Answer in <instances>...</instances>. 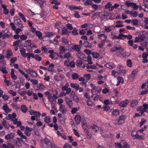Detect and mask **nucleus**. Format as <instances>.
Segmentation results:
<instances>
[{
	"label": "nucleus",
	"instance_id": "1",
	"mask_svg": "<svg viewBox=\"0 0 148 148\" xmlns=\"http://www.w3.org/2000/svg\"><path fill=\"white\" fill-rule=\"evenodd\" d=\"M19 72L22 74V75H24V76L27 79L28 81H30V82L32 83L34 85H37L38 83V81L37 80L35 79H30V77L27 74L25 73V72L22 70L20 69H18V70Z\"/></svg>",
	"mask_w": 148,
	"mask_h": 148
},
{
	"label": "nucleus",
	"instance_id": "2",
	"mask_svg": "<svg viewBox=\"0 0 148 148\" xmlns=\"http://www.w3.org/2000/svg\"><path fill=\"white\" fill-rule=\"evenodd\" d=\"M40 143L42 147L48 148L50 147L52 142L48 138H45L40 140Z\"/></svg>",
	"mask_w": 148,
	"mask_h": 148
},
{
	"label": "nucleus",
	"instance_id": "3",
	"mask_svg": "<svg viewBox=\"0 0 148 148\" xmlns=\"http://www.w3.org/2000/svg\"><path fill=\"white\" fill-rule=\"evenodd\" d=\"M127 118V116L124 115H121L120 116L117 121V124L118 125H121L123 123Z\"/></svg>",
	"mask_w": 148,
	"mask_h": 148
},
{
	"label": "nucleus",
	"instance_id": "4",
	"mask_svg": "<svg viewBox=\"0 0 148 148\" xmlns=\"http://www.w3.org/2000/svg\"><path fill=\"white\" fill-rule=\"evenodd\" d=\"M26 71L32 77H37L38 75V74L35 72V71L32 70L30 69H27L26 70Z\"/></svg>",
	"mask_w": 148,
	"mask_h": 148
},
{
	"label": "nucleus",
	"instance_id": "5",
	"mask_svg": "<svg viewBox=\"0 0 148 148\" xmlns=\"http://www.w3.org/2000/svg\"><path fill=\"white\" fill-rule=\"evenodd\" d=\"M59 51H60L58 54V56L60 58H62V55H64L66 51V49L64 47L60 46L59 47Z\"/></svg>",
	"mask_w": 148,
	"mask_h": 148
},
{
	"label": "nucleus",
	"instance_id": "6",
	"mask_svg": "<svg viewBox=\"0 0 148 148\" xmlns=\"http://www.w3.org/2000/svg\"><path fill=\"white\" fill-rule=\"evenodd\" d=\"M34 88L36 90L40 91L44 89L45 87L42 83H39L36 85L34 86Z\"/></svg>",
	"mask_w": 148,
	"mask_h": 148
},
{
	"label": "nucleus",
	"instance_id": "7",
	"mask_svg": "<svg viewBox=\"0 0 148 148\" xmlns=\"http://www.w3.org/2000/svg\"><path fill=\"white\" fill-rule=\"evenodd\" d=\"M64 65L67 66H70L71 67H74L75 66V63L73 61L69 62L66 60H65L64 62Z\"/></svg>",
	"mask_w": 148,
	"mask_h": 148
},
{
	"label": "nucleus",
	"instance_id": "8",
	"mask_svg": "<svg viewBox=\"0 0 148 148\" xmlns=\"http://www.w3.org/2000/svg\"><path fill=\"white\" fill-rule=\"evenodd\" d=\"M65 100L69 107L71 108L73 106L72 101L68 97L66 96L65 98Z\"/></svg>",
	"mask_w": 148,
	"mask_h": 148
},
{
	"label": "nucleus",
	"instance_id": "9",
	"mask_svg": "<svg viewBox=\"0 0 148 148\" xmlns=\"http://www.w3.org/2000/svg\"><path fill=\"white\" fill-rule=\"evenodd\" d=\"M80 46L77 45H75L72 46L71 49V51H76L77 52H79L81 50Z\"/></svg>",
	"mask_w": 148,
	"mask_h": 148
},
{
	"label": "nucleus",
	"instance_id": "10",
	"mask_svg": "<svg viewBox=\"0 0 148 148\" xmlns=\"http://www.w3.org/2000/svg\"><path fill=\"white\" fill-rule=\"evenodd\" d=\"M14 22L19 27L21 28H23V25L21 23L20 20L18 18L16 17L14 18Z\"/></svg>",
	"mask_w": 148,
	"mask_h": 148
},
{
	"label": "nucleus",
	"instance_id": "11",
	"mask_svg": "<svg viewBox=\"0 0 148 148\" xmlns=\"http://www.w3.org/2000/svg\"><path fill=\"white\" fill-rule=\"evenodd\" d=\"M93 27V24L90 23H86L81 26L82 28H86L87 29L92 28Z\"/></svg>",
	"mask_w": 148,
	"mask_h": 148
},
{
	"label": "nucleus",
	"instance_id": "12",
	"mask_svg": "<svg viewBox=\"0 0 148 148\" xmlns=\"http://www.w3.org/2000/svg\"><path fill=\"white\" fill-rule=\"evenodd\" d=\"M8 31L3 30L1 33L2 34L1 35V38L2 37L3 39H5L6 38H8L9 37V35L7 33Z\"/></svg>",
	"mask_w": 148,
	"mask_h": 148
},
{
	"label": "nucleus",
	"instance_id": "13",
	"mask_svg": "<svg viewBox=\"0 0 148 148\" xmlns=\"http://www.w3.org/2000/svg\"><path fill=\"white\" fill-rule=\"evenodd\" d=\"M59 111L63 113H65L67 111V108L65 107V106H63L61 104H60Z\"/></svg>",
	"mask_w": 148,
	"mask_h": 148
},
{
	"label": "nucleus",
	"instance_id": "14",
	"mask_svg": "<svg viewBox=\"0 0 148 148\" xmlns=\"http://www.w3.org/2000/svg\"><path fill=\"white\" fill-rule=\"evenodd\" d=\"M35 3L39 4L40 7L42 8L44 6V4L45 2L44 0H35Z\"/></svg>",
	"mask_w": 148,
	"mask_h": 148
},
{
	"label": "nucleus",
	"instance_id": "15",
	"mask_svg": "<svg viewBox=\"0 0 148 148\" xmlns=\"http://www.w3.org/2000/svg\"><path fill=\"white\" fill-rule=\"evenodd\" d=\"M129 102L128 99H125L124 101H121L119 104V106L121 107H124L126 106Z\"/></svg>",
	"mask_w": 148,
	"mask_h": 148
},
{
	"label": "nucleus",
	"instance_id": "16",
	"mask_svg": "<svg viewBox=\"0 0 148 148\" xmlns=\"http://www.w3.org/2000/svg\"><path fill=\"white\" fill-rule=\"evenodd\" d=\"M14 137V134L13 133H10L7 134L5 136V138L6 140H8L10 139H12Z\"/></svg>",
	"mask_w": 148,
	"mask_h": 148
},
{
	"label": "nucleus",
	"instance_id": "17",
	"mask_svg": "<svg viewBox=\"0 0 148 148\" xmlns=\"http://www.w3.org/2000/svg\"><path fill=\"white\" fill-rule=\"evenodd\" d=\"M75 120L76 124L77 125L79 124L81 120V116L79 115H76L75 116Z\"/></svg>",
	"mask_w": 148,
	"mask_h": 148
},
{
	"label": "nucleus",
	"instance_id": "18",
	"mask_svg": "<svg viewBox=\"0 0 148 148\" xmlns=\"http://www.w3.org/2000/svg\"><path fill=\"white\" fill-rule=\"evenodd\" d=\"M11 73H10V75L11 78L14 80H16L17 79V77L14 74V70L13 69H11Z\"/></svg>",
	"mask_w": 148,
	"mask_h": 148
},
{
	"label": "nucleus",
	"instance_id": "19",
	"mask_svg": "<svg viewBox=\"0 0 148 148\" xmlns=\"http://www.w3.org/2000/svg\"><path fill=\"white\" fill-rule=\"evenodd\" d=\"M90 128H91L94 131H95L96 132H98V131L101 129V127H99L96 125H93L92 126H91Z\"/></svg>",
	"mask_w": 148,
	"mask_h": 148
},
{
	"label": "nucleus",
	"instance_id": "20",
	"mask_svg": "<svg viewBox=\"0 0 148 148\" xmlns=\"http://www.w3.org/2000/svg\"><path fill=\"white\" fill-rule=\"evenodd\" d=\"M83 45L86 48H90L92 47L91 44L87 41H84Z\"/></svg>",
	"mask_w": 148,
	"mask_h": 148
},
{
	"label": "nucleus",
	"instance_id": "21",
	"mask_svg": "<svg viewBox=\"0 0 148 148\" xmlns=\"http://www.w3.org/2000/svg\"><path fill=\"white\" fill-rule=\"evenodd\" d=\"M138 103V101L137 100L133 99L131 103V106L133 107L137 105Z\"/></svg>",
	"mask_w": 148,
	"mask_h": 148
},
{
	"label": "nucleus",
	"instance_id": "22",
	"mask_svg": "<svg viewBox=\"0 0 148 148\" xmlns=\"http://www.w3.org/2000/svg\"><path fill=\"white\" fill-rule=\"evenodd\" d=\"M69 32L68 31V29L66 27L63 28L62 30V35H67L69 34Z\"/></svg>",
	"mask_w": 148,
	"mask_h": 148
},
{
	"label": "nucleus",
	"instance_id": "23",
	"mask_svg": "<svg viewBox=\"0 0 148 148\" xmlns=\"http://www.w3.org/2000/svg\"><path fill=\"white\" fill-rule=\"evenodd\" d=\"M77 57L79 58L82 60L85 57V55L82 53L79 52L76 54Z\"/></svg>",
	"mask_w": 148,
	"mask_h": 148
},
{
	"label": "nucleus",
	"instance_id": "24",
	"mask_svg": "<svg viewBox=\"0 0 148 148\" xmlns=\"http://www.w3.org/2000/svg\"><path fill=\"white\" fill-rule=\"evenodd\" d=\"M21 111L24 113H25L28 110L27 108L24 105H21Z\"/></svg>",
	"mask_w": 148,
	"mask_h": 148
},
{
	"label": "nucleus",
	"instance_id": "25",
	"mask_svg": "<svg viewBox=\"0 0 148 148\" xmlns=\"http://www.w3.org/2000/svg\"><path fill=\"white\" fill-rule=\"evenodd\" d=\"M70 86L72 88L75 89L76 90H78L79 86V84L76 83H71Z\"/></svg>",
	"mask_w": 148,
	"mask_h": 148
},
{
	"label": "nucleus",
	"instance_id": "26",
	"mask_svg": "<svg viewBox=\"0 0 148 148\" xmlns=\"http://www.w3.org/2000/svg\"><path fill=\"white\" fill-rule=\"evenodd\" d=\"M137 132L135 130H133L131 133V135L133 137V138L136 139V138L137 136H138V135L137 134Z\"/></svg>",
	"mask_w": 148,
	"mask_h": 148
},
{
	"label": "nucleus",
	"instance_id": "27",
	"mask_svg": "<svg viewBox=\"0 0 148 148\" xmlns=\"http://www.w3.org/2000/svg\"><path fill=\"white\" fill-rule=\"evenodd\" d=\"M123 23V21H118L116 23V25L115 27H123V24L119 25V24H121Z\"/></svg>",
	"mask_w": 148,
	"mask_h": 148
},
{
	"label": "nucleus",
	"instance_id": "28",
	"mask_svg": "<svg viewBox=\"0 0 148 148\" xmlns=\"http://www.w3.org/2000/svg\"><path fill=\"white\" fill-rule=\"evenodd\" d=\"M25 49L21 48V50L20 51V53H21V56L25 57H26V53H25Z\"/></svg>",
	"mask_w": 148,
	"mask_h": 148
},
{
	"label": "nucleus",
	"instance_id": "29",
	"mask_svg": "<svg viewBox=\"0 0 148 148\" xmlns=\"http://www.w3.org/2000/svg\"><path fill=\"white\" fill-rule=\"evenodd\" d=\"M119 111L117 109H115L112 112V115L113 116H116L119 114Z\"/></svg>",
	"mask_w": 148,
	"mask_h": 148
},
{
	"label": "nucleus",
	"instance_id": "30",
	"mask_svg": "<svg viewBox=\"0 0 148 148\" xmlns=\"http://www.w3.org/2000/svg\"><path fill=\"white\" fill-rule=\"evenodd\" d=\"M35 33L36 35L38 36L39 39H42V34L40 31H36Z\"/></svg>",
	"mask_w": 148,
	"mask_h": 148
},
{
	"label": "nucleus",
	"instance_id": "31",
	"mask_svg": "<svg viewBox=\"0 0 148 148\" xmlns=\"http://www.w3.org/2000/svg\"><path fill=\"white\" fill-rule=\"evenodd\" d=\"M70 56V54L69 52H67L66 53H64V55H62V58H65L68 59Z\"/></svg>",
	"mask_w": 148,
	"mask_h": 148
},
{
	"label": "nucleus",
	"instance_id": "32",
	"mask_svg": "<svg viewBox=\"0 0 148 148\" xmlns=\"http://www.w3.org/2000/svg\"><path fill=\"white\" fill-rule=\"evenodd\" d=\"M105 66L110 69H113L114 67V64L111 63H107L105 64Z\"/></svg>",
	"mask_w": 148,
	"mask_h": 148
},
{
	"label": "nucleus",
	"instance_id": "33",
	"mask_svg": "<svg viewBox=\"0 0 148 148\" xmlns=\"http://www.w3.org/2000/svg\"><path fill=\"white\" fill-rule=\"evenodd\" d=\"M138 36L140 40V42L144 41L146 37V35L145 34H142L139 35Z\"/></svg>",
	"mask_w": 148,
	"mask_h": 148
},
{
	"label": "nucleus",
	"instance_id": "34",
	"mask_svg": "<svg viewBox=\"0 0 148 148\" xmlns=\"http://www.w3.org/2000/svg\"><path fill=\"white\" fill-rule=\"evenodd\" d=\"M44 121L46 123L49 124L51 122L50 117L48 116H46L44 118Z\"/></svg>",
	"mask_w": 148,
	"mask_h": 148
},
{
	"label": "nucleus",
	"instance_id": "35",
	"mask_svg": "<svg viewBox=\"0 0 148 148\" xmlns=\"http://www.w3.org/2000/svg\"><path fill=\"white\" fill-rule=\"evenodd\" d=\"M13 55V53L11 50H9L7 51L6 58L9 59L10 58L11 56Z\"/></svg>",
	"mask_w": 148,
	"mask_h": 148
},
{
	"label": "nucleus",
	"instance_id": "36",
	"mask_svg": "<svg viewBox=\"0 0 148 148\" xmlns=\"http://www.w3.org/2000/svg\"><path fill=\"white\" fill-rule=\"evenodd\" d=\"M79 75L77 73H73L72 75V77L74 80H76L79 78Z\"/></svg>",
	"mask_w": 148,
	"mask_h": 148
},
{
	"label": "nucleus",
	"instance_id": "37",
	"mask_svg": "<svg viewBox=\"0 0 148 148\" xmlns=\"http://www.w3.org/2000/svg\"><path fill=\"white\" fill-rule=\"evenodd\" d=\"M0 71L3 74H7L8 73V72L6 70L5 67H3L0 66Z\"/></svg>",
	"mask_w": 148,
	"mask_h": 148
},
{
	"label": "nucleus",
	"instance_id": "38",
	"mask_svg": "<svg viewBox=\"0 0 148 148\" xmlns=\"http://www.w3.org/2000/svg\"><path fill=\"white\" fill-rule=\"evenodd\" d=\"M44 34L45 36L48 37H50L53 34L52 32H45Z\"/></svg>",
	"mask_w": 148,
	"mask_h": 148
},
{
	"label": "nucleus",
	"instance_id": "39",
	"mask_svg": "<svg viewBox=\"0 0 148 148\" xmlns=\"http://www.w3.org/2000/svg\"><path fill=\"white\" fill-rule=\"evenodd\" d=\"M71 98L73 100V101L77 103L79 101V98L78 97L75 95H73V96L71 97Z\"/></svg>",
	"mask_w": 148,
	"mask_h": 148
},
{
	"label": "nucleus",
	"instance_id": "40",
	"mask_svg": "<svg viewBox=\"0 0 148 148\" xmlns=\"http://www.w3.org/2000/svg\"><path fill=\"white\" fill-rule=\"evenodd\" d=\"M121 49H122L121 47H116L114 46L111 49V51L112 52H114ZM121 50H123L122 49Z\"/></svg>",
	"mask_w": 148,
	"mask_h": 148
},
{
	"label": "nucleus",
	"instance_id": "41",
	"mask_svg": "<svg viewBox=\"0 0 148 148\" xmlns=\"http://www.w3.org/2000/svg\"><path fill=\"white\" fill-rule=\"evenodd\" d=\"M76 65L78 67H81L82 64V60H76Z\"/></svg>",
	"mask_w": 148,
	"mask_h": 148
},
{
	"label": "nucleus",
	"instance_id": "42",
	"mask_svg": "<svg viewBox=\"0 0 148 148\" xmlns=\"http://www.w3.org/2000/svg\"><path fill=\"white\" fill-rule=\"evenodd\" d=\"M86 66L87 69H96L97 68L96 66L95 65H89L87 64Z\"/></svg>",
	"mask_w": 148,
	"mask_h": 148
},
{
	"label": "nucleus",
	"instance_id": "43",
	"mask_svg": "<svg viewBox=\"0 0 148 148\" xmlns=\"http://www.w3.org/2000/svg\"><path fill=\"white\" fill-rule=\"evenodd\" d=\"M134 3V2H129V1H127L125 2V3L127 7H132Z\"/></svg>",
	"mask_w": 148,
	"mask_h": 148
},
{
	"label": "nucleus",
	"instance_id": "44",
	"mask_svg": "<svg viewBox=\"0 0 148 148\" xmlns=\"http://www.w3.org/2000/svg\"><path fill=\"white\" fill-rule=\"evenodd\" d=\"M131 23L134 25H138V20L137 19H133L132 20Z\"/></svg>",
	"mask_w": 148,
	"mask_h": 148
},
{
	"label": "nucleus",
	"instance_id": "45",
	"mask_svg": "<svg viewBox=\"0 0 148 148\" xmlns=\"http://www.w3.org/2000/svg\"><path fill=\"white\" fill-rule=\"evenodd\" d=\"M91 54L92 56L93 57L95 58H98L100 56L99 54V53L95 52H93L91 53Z\"/></svg>",
	"mask_w": 148,
	"mask_h": 148
},
{
	"label": "nucleus",
	"instance_id": "46",
	"mask_svg": "<svg viewBox=\"0 0 148 148\" xmlns=\"http://www.w3.org/2000/svg\"><path fill=\"white\" fill-rule=\"evenodd\" d=\"M73 30L72 32V33L73 35H78L77 32V29L76 27L73 28Z\"/></svg>",
	"mask_w": 148,
	"mask_h": 148
},
{
	"label": "nucleus",
	"instance_id": "47",
	"mask_svg": "<svg viewBox=\"0 0 148 148\" xmlns=\"http://www.w3.org/2000/svg\"><path fill=\"white\" fill-rule=\"evenodd\" d=\"M93 3L92 2L90 1L89 0H86V1L84 3V5H92Z\"/></svg>",
	"mask_w": 148,
	"mask_h": 148
},
{
	"label": "nucleus",
	"instance_id": "48",
	"mask_svg": "<svg viewBox=\"0 0 148 148\" xmlns=\"http://www.w3.org/2000/svg\"><path fill=\"white\" fill-rule=\"evenodd\" d=\"M2 125L6 129H9V127L7 125V122L5 120H3L2 122Z\"/></svg>",
	"mask_w": 148,
	"mask_h": 148
},
{
	"label": "nucleus",
	"instance_id": "49",
	"mask_svg": "<svg viewBox=\"0 0 148 148\" xmlns=\"http://www.w3.org/2000/svg\"><path fill=\"white\" fill-rule=\"evenodd\" d=\"M33 58H34L36 60L39 61H40L42 59V58L37 54L34 55V57Z\"/></svg>",
	"mask_w": 148,
	"mask_h": 148
},
{
	"label": "nucleus",
	"instance_id": "50",
	"mask_svg": "<svg viewBox=\"0 0 148 148\" xmlns=\"http://www.w3.org/2000/svg\"><path fill=\"white\" fill-rule=\"evenodd\" d=\"M21 41L20 40H18L13 42V46H17L21 43Z\"/></svg>",
	"mask_w": 148,
	"mask_h": 148
},
{
	"label": "nucleus",
	"instance_id": "51",
	"mask_svg": "<svg viewBox=\"0 0 148 148\" xmlns=\"http://www.w3.org/2000/svg\"><path fill=\"white\" fill-rule=\"evenodd\" d=\"M127 64L128 66L131 67L132 66V63L131 60L128 59L127 60Z\"/></svg>",
	"mask_w": 148,
	"mask_h": 148
},
{
	"label": "nucleus",
	"instance_id": "52",
	"mask_svg": "<svg viewBox=\"0 0 148 148\" xmlns=\"http://www.w3.org/2000/svg\"><path fill=\"white\" fill-rule=\"evenodd\" d=\"M69 85L67 83L65 85L63 86L62 87V90L63 91L66 90L68 88Z\"/></svg>",
	"mask_w": 148,
	"mask_h": 148
},
{
	"label": "nucleus",
	"instance_id": "53",
	"mask_svg": "<svg viewBox=\"0 0 148 148\" xmlns=\"http://www.w3.org/2000/svg\"><path fill=\"white\" fill-rule=\"evenodd\" d=\"M48 99L49 100V102L51 104H53L54 100L53 98L51 96H49L48 97Z\"/></svg>",
	"mask_w": 148,
	"mask_h": 148
},
{
	"label": "nucleus",
	"instance_id": "54",
	"mask_svg": "<svg viewBox=\"0 0 148 148\" xmlns=\"http://www.w3.org/2000/svg\"><path fill=\"white\" fill-rule=\"evenodd\" d=\"M138 69H136L134 70L132 72V78L134 77L135 75L138 72Z\"/></svg>",
	"mask_w": 148,
	"mask_h": 148
},
{
	"label": "nucleus",
	"instance_id": "55",
	"mask_svg": "<svg viewBox=\"0 0 148 148\" xmlns=\"http://www.w3.org/2000/svg\"><path fill=\"white\" fill-rule=\"evenodd\" d=\"M8 92L9 93L11 94L13 96H15L16 95V92L12 90H9Z\"/></svg>",
	"mask_w": 148,
	"mask_h": 148
},
{
	"label": "nucleus",
	"instance_id": "56",
	"mask_svg": "<svg viewBox=\"0 0 148 148\" xmlns=\"http://www.w3.org/2000/svg\"><path fill=\"white\" fill-rule=\"evenodd\" d=\"M34 55L33 53H27L25 56H27V58H30V57L34 58Z\"/></svg>",
	"mask_w": 148,
	"mask_h": 148
},
{
	"label": "nucleus",
	"instance_id": "57",
	"mask_svg": "<svg viewBox=\"0 0 148 148\" xmlns=\"http://www.w3.org/2000/svg\"><path fill=\"white\" fill-rule=\"evenodd\" d=\"M82 127H83V129L84 130V132L86 133H87L88 132V127L87 126V124L85 125H83L82 126Z\"/></svg>",
	"mask_w": 148,
	"mask_h": 148
},
{
	"label": "nucleus",
	"instance_id": "58",
	"mask_svg": "<svg viewBox=\"0 0 148 148\" xmlns=\"http://www.w3.org/2000/svg\"><path fill=\"white\" fill-rule=\"evenodd\" d=\"M90 86L91 88H92V89L91 90V93L92 94H93L94 92V90L95 89V88L97 87H96L94 85L92 84H90Z\"/></svg>",
	"mask_w": 148,
	"mask_h": 148
},
{
	"label": "nucleus",
	"instance_id": "59",
	"mask_svg": "<svg viewBox=\"0 0 148 148\" xmlns=\"http://www.w3.org/2000/svg\"><path fill=\"white\" fill-rule=\"evenodd\" d=\"M115 147L116 148H122V145L120 143H115Z\"/></svg>",
	"mask_w": 148,
	"mask_h": 148
},
{
	"label": "nucleus",
	"instance_id": "60",
	"mask_svg": "<svg viewBox=\"0 0 148 148\" xmlns=\"http://www.w3.org/2000/svg\"><path fill=\"white\" fill-rule=\"evenodd\" d=\"M34 115L35 117H39L41 115V113L39 112L35 111V113Z\"/></svg>",
	"mask_w": 148,
	"mask_h": 148
},
{
	"label": "nucleus",
	"instance_id": "61",
	"mask_svg": "<svg viewBox=\"0 0 148 148\" xmlns=\"http://www.w3.org/2000/svg\"><path fill=\"white\" fill-rule=\"evenodd\" d=\"M138 12L137 11H135L134 12H132V11L131 16H133L134 17H136L138 16Z\"/></svg>",
	"mask_w": 148,
	"mask_h": 148
},
{
	"label": "nucleus",
	"instance_id": "62",
	"mask_svg": "<svg viewBox=\"0 0 148 148\" xmlns=\"http://www.w3.org/2000/svg\"><path fill=\"white\" fill-rule=\"evenodd\" d=\"M132 7L134 10H136L138 9L139 8V6L138 5H137L136 3H134Z\"/></svg>",
	"mask_w": 148,
	"mask_h": 148
},
{
	"label": "nucleus",
	"instance_id": "63",
	"mask_svg": "<svg viewBox=\"0 0 148 148\" xmlns=\"http://www.w3.org/2000/svg\"><path fill=\"white\" fill-rule=\"evenodd\" d=\"M111 2H109L105 6V7L106 9H109L110 8L111 6H112Z\"/></svg>",
	"mask_w": 148,
	"mask_h": 148
},
{
	"label": "nucleus",
	"instance_id": "64",
	"mask_svg": "<svg viewBox=\"0 0 148 148\" xmlns=\"http://www.w3.org/2000/svg\"><path fill=\"white\" fill-rule=\"evenodd\" d=\"M122 148H130V146L127 143L125 142L123 145L122 146Z\"/></svg>",
	"mask_w": 148,
	"mask_h": 148
}]
</instances>
